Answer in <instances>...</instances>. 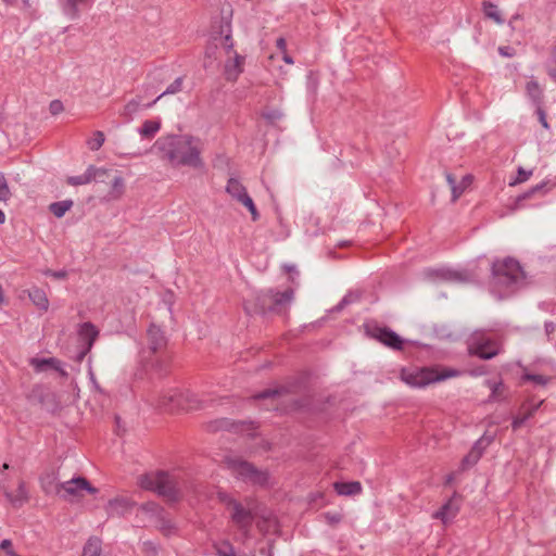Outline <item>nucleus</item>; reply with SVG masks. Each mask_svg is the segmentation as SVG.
I'll return each instance as SVG.
<instances>
[{"label": "nucleus", "instance_id": "nucleus-29", "mask_svg": "<svg viewBox=\"0 0 556 556\" xmlns=\"http://www.w3.org/2000/svg\"><path fill=\"white\" fill-rule=\"evenodd\" d=\"M29 299L38 308L43 311L48 309L49 301L43 290L39 288H33L29 290Z\"/></svg>", "mask_w": 556, "mask_h": 556}, {"label": "nucleus", "instance_id": "nucleus-26", "mask_svg": "<svg viewBox=\"0 0 556 556\" xmlns=\"http://www.w3.org/2000/svg\"><path fill=\"white\" fill-rule=\"evenodd\" d=\"M142 106V97L137 96L125 104L121 115L126 119V122H130ZM144 108H147V104H144Z\"/></svg>", "mask_w": 556, "mask_h": 556}, {"label": "nucleus", "instance_id": "nucleus-32", "mask_svg": "<svg viewBox=\"0 0 556 556\" xmlns=\"http://www.w3.org/2000/svg\"><path fill=\"white\" fill-rule=\"evenodd\" d=\"M220 35H224L223 46L227 53L233 52V40L231 36V25L229 21H223L220 25Z\"/></svg>", "mask_w": 556, "mask_h": 556}, {"label": "nucleus", "instance_id": "nucleus-42", "mask_svg": "<svg viewBox=\"0 0 556 556\" xmlns=\"http://www.w3.org/2000/svg\"><path fill=\"white\" fill-rule=\"evenodd\" d=\"M446 181L452 189L453 201H456L463 193V189H459L455 177L450 173L446 174Z\"/></svg>", "mask_w": 556, "mask_h": 556}, {"label": "nucleus", "instance_id": "nucleus-18", "mask_svg": "<svg viewBox=\"0 0 556 556\" xmlns=\"http://www.w3.org/2000/svg\"><path fill=\"white\" fill-rule=\"evenodd\" d=\"M4 496L14 508H21L29 501V493L25 481L21 480L15 493L4 490Z\"/></svg>", "mask_w": 556, "mask_h": 556}, {"label": "nucleus", "instance_id": "nucleus-4", "mask_svg": "<svg viewBox=\"0 0 556 556\" xmlns=\"http://www.w3.org/2000/svg\"><path fill=\"white\" fill-rule=\"evenodd\" d=\"M218 501L224 504L230 511V520L237 527V529L245 536H248L252 525L255 519V514L250 507V500L247 498V505L235 500L230 494L226 492L217 493Z\"/></svg>", "mask_w": 556, "mask_h": 556}, {"label": "nucleus", "instance_id": "nucleus-59", "mask_svg": "<svg viewBox=\"0 0 556 556\" xmlns=\"http://www.w3.org/2000/svg\"><path fill=\"white\" fill-rule=\"evenodd\" d=\"M544 328H545V332H546V334H548V336H549L551 333H553V332L555 331V329H556V324H555V323H553V321H546V323L544 324Z\"/></svg>", "mask_w": 556, "mask_h": 556}, {"label": "nucleus", "instance_id": "nucleus-1", "mask_svg": "<svg viewBox=\"0 0 556 556\" xmlns=\"http://www.w3.org/2000/svg\"><path fill=\"white\" fill-rule=\"evenodd\" d=\"M153 148L160 153L162 160L172 166H189L200 168L203 166L201 157L202 142L191 135H168L159 138Z\"/></svg>", "mask_w": 556, "mask_h": 556}, {"label": "nucleus", "instance_id": "nucleus-48", "mask_svg": "<svg viewBox=\"0 0 556 556\" xmlns=\"http://www.w3.org/2000/svg\"><path fill=\"white\" fill-rule=\"evenodd\" d=\"M480 459V452L470 451L463 459V466H472Z\"/></svg>", "mask_w": 556, "mask_h": 556}, {"label": "nucleus", "instance_id": "nucleus-6", "mask_svg": "<svg viewBox=\"0 0 556 556\" xmlns=\"http://www.w3.org/2000/svg\"><path fill=\"white\" fill-rule=\"evenodd\" d=\"M226 464L231 473L239 480L253 485H265L268 481L267 471L257 469L251 463L239 457L226 459Z\"/></svg>", "mask_w": 556, "mask_h": 556}, {"label": "nucleus", "instance_id": "nucleus-40", "mask_svg": "<svg viewBox=\"0 0 556 556\" xmlns=\"http://www.w3.org/2000/svg\"><path fill=\"white\" fill-rule=\"evenodd\" d=\"M491 389L490 401L501 400L504 392V384L502 382H488Z\"/></svg>", "mask_w": 556, "mask_h": 556}, {"label": "nucleus", "instance_id": "nucleus-33", "mask_svg": "<svg viewBox=\"0 0 556 556\" xmlns=\"http://www.w3.org/2000/svg\"><path fill=\"white\" fill-rule=\"evenodd\" d=\"M542 403L543 401L532 404L523 415L515 417L511 422L513 430H518L529 418H531Z\"/></svg>", "mask_w": 556, "mask_h": 556}, {"label": "nucleus", "instance_id": "nucleus-7", "mask_svg": "<svg viewBox=\"0 0 556 556\" xmlns=\"http://www.w3.org/2000/svg\"><path fill=\"white\" fill-rule=\"evenodd\" d=\"M468 351L470 355H476L481 359H491L501 353V346L495 340L477 331L470 337Z\"/></svg>", "mask_w": 556, "mask_h": 556}, {"label": "nucleus", "instance_id": "nucleus-30", "mask_svg": "<svg viewBox=\"0 0 556 556\" xmlns=\"http://www.w3.org/2000/svg\"><path fill=\"white\" fill-rule=\"evenodd\" d=\"M482 11L485 17L493 20L496 24H503L504 18L502 17L497 5L492 3L491 1H483Z\"/></svg>", "mask_w": 556, "mask_h": 556}, {"label": "nucleus", "instance_id": "nucleus-41", "mask_svg": "<svg viewBox=\"0 0 556 556\" xmlns=\"http://www.w3.org/2000/svg\"><path fill=\"white\" fill-rule=\"evenodd\" d=\"M533 174L532 169H525L523 167H518L517 177L509 184L510 186H515L521 182L527 181Z\"/></svg>", "mask_w": 556, "mask_h": 556}, {"label": "nucleus", "instance_id": "nucleus-35", "mask_svg": "<svg viewBox=\"0 0 556 556\" xmlns=\"http://www.w3.org/2000/svg\"><path fill=\"white\" fill-rule=\"evenodd\" d=\"M73 206V201L72 200H64V201H59V202H53L50 204L49 208H50V212L55 216V217H63L65 215V213L67 211L71 210V207Z\"/></svg>", "mask_w": 556, "mask_h": 556}, {"label": "nucleus", "instance_id": "nucleus-36", "mask_svg": "<svg viewBox=\"0 0 556 556\" xmlns=\"http://www.w3.org/2000/svg\"><path fill=\"white\" fill-rule=\"evenodd\" d=\"M213 546L217 556H237L235 547L228 540L215 542Z\"/></svg>", "mask_w": 556, "mask_h": 556}, {"label": "nucleus", "instance_id": "nucleus-58", "mask_svg": "<svg viewBox=\"0 0 556 556\" xmlns=\"http://www.w3.org/2000/svg\"><path fill=\"white\" fill-rule=\"evenodd\" d=\"M472 177L470 175H467L463 178L462 182L458 185L459 189H463V191L471 184Z\"/></svg>", "mask_w": 556, "mask_h": 556}, {"label": "nucleus", "instance_id": "nucleus-39", "mask_svg": "<svg viewBox=\"0 0 556 556\" xmlns=\"http://www.w3.org/2000/svg\"><path fill=\"white\" fill-rule=\"evenodd\" d=\"M104 134L100 130L93 132V137L88 140L87 144L91 151H98L104 143Z\"/></svg>", "mask_w": 556, "mask_h": 556}, {"label": "nucleus", "instance_id": "nucleus-34", "mask_svg": "<svg viewBox=\"0 0 556 556\" xmlns=\"http://www.w3.org/2000/svg\"><path fill=\"white\" fill-rule=\"evenodd\" d=\"M182 77H177L155 100L147 104V108L154 105L161 98L168 94H175L182 89Z\"/></svg>", "mask_w": 556, "mask_h": 556}, {"label": "nucleus", "instance_id": "nucleus-38", "mask_svg": "<svg viewBox=\"0 0 556 556\" xmlns=\"http://www.w3.org/2000/svg\"><path fill=\"white\" fill-rule=\"evenodd\" d=\"M526 90L528 96L535 102L540 103L542 100V89L535 79H531L527 83Z\"/></svg>", "mask_w": 556, "mask_h": 556}, {"label": "nucleus", "instance_id": "nucleus-17", "mask_svg": "<svg viewBox=\"0 0 556 556\" xmlns=\"http://www.w3.org/2000/svg\"><path fill=\"white\" fill-rule=\"evenodd\" d=\"M132 503L125 497L110 500L105 506L109 517H123L131 510Z\"/></svg>", "mask_w": 556, "mask_h": 556}, {"label": "nucleus", "instance_id": "nucleus-20", "mask_svg": "<svg viewBox=\"0 0 556 556\" xmlns=\"http://www.w3.org/2000/svg\"><path fill=\"white\" fill-rule=\"evenodd\" d=\"M244 56L233 51V56L229 58L225 64V76L227 80H236L243 72Z\"/></svg>", "mask_w": 556, "mask_h": 556}, {"label": "nucleus", "instance_id": "nucleus-47", "mask_svg": "<svg viewBox=\"0 0 556 556\" xmlns=\"http://www.w3.org/2000/svg\"><path fill=\"white\" fill-rule=\"evenodd\" d=\"M492 439L491 438H485V437H482L480 438L472 446V448L470 451H476V452H480V457L482 456L483 454V451L485 450V447L491 443Z\"/></svg>", "mask_w": 556, "mask_h": 556}, {"label": "nucleus", "instance_id": "nucleus-15", "mask_svg": "<svg viewBox=\"0 0 556 556\" xmlns=\"http://www.w3.org/2000/svg\"><path fill=\"white\" fill-rule=\"evenodd\" d=\"M460 509V497L455 493L433 517L440 519L443 523H448Z\"/></svg>", "mask_w": 556, "mask_h": 556}, {"label": "nucleus", "instance_id": "nucleus-64", "mask_svg": "<svg viewBox=\"0 0 556 556\" xmlns=\"http://www.w3.org/2000/svg\"><path fill=\"white\" fill-rule=\"evenodd\" d=\"M283 61H285L286 63H288V64H293V60H292V58H291L290 55H288V54H285V55H283Z\"/></svg>", "mask_w": 556, "mask_h": 556}, {"label": "nucleus", "instance_id": "nucleus-3", "mask_svg": "<svg viewBox=\"0 0 556 556\" xmlns=\"http://www.w3.org/2000/svg\"><path fill=\"white\" fill-rule=\"evenodd\" d=\"M458 375V370L451 368L438 371L432 367L409 366L401 370V379L413 388H425L431 383L457 377Z\"/></svg>", "mask_w": 556, "mask_h": 556}, {"label": "nucleus", "instance_id": "nucleus-23", "mask_svg": "<svg viewBox=\"0 0 556 556\" xmlns=\"http://www.w3.org/2000/svg\"><path fill=\"white\" fill-rule=\"evenodd\" d=\"M31 365L37 371H42L46 370L47 368H52L55 371L60 372L63 377L67 376V372L62 368V363L55 357L33 358Z\"/></svg>", "mask_w": 556, "mask_h": 556}, {"label": "nucleus", "instance_id": "nucleus-22", "mask_svg": "<svg viewBox=\"0 0 556 556\" xmlns=\"http://www.w3.org/2000/svg\"><path fill=\"white\" fill-rule=\"evenodd\" d=\"M148 343L149 348L153 353L159 352L166 345V338L160 327L152 324L148 331Z\"/></svg>", "mask_w": 556, "mask_h": 556}, {"label": "nucleus", "instance_id": "nucleus-55", "mask_svg": "<svg viewBox=\"0 0 556 556\" xmlns=\"http://www.w3.org/2000/svg\"><path fill=\"white\" fill-rule=\"evenodd\" d=\"M47 275L51 276L55 279H65L67 277V271L66 270H48Z\"/></svg>", "mask_w": 556, "mask_h": 556}, {"label": "nucleus", "instance_id": "nucleus-45", "mask_svg": "<svg viewBox=\"0 0 556 556\" xmlns=\"http://www.w3.org/2000/svg\"><path fill=\"white\" fill-rule=\"evenodd\" d=\"M522 380L531 381L540 386H545L548 381V378L542 375L525 374L522 376Z\"/></svg>", "mask_w": 556, "mask_h": 556}, {"label": "nucleus", "instance_id": "nucleus-8", "mask_svg": "<svg viewBox=\"0 0 556 556\" xmlns=\"http://www.w3.org/2000/svg\"><path fill=\"white\" fill-rule=\"evenodd\" d=\"M83 491H87L90 494L98 492V490L92 486L86 478L76 477L62 482L60 485V494L58 495L64 500H72L74 497L81 496Z\"/></svg>", "mask_w": 556, "mask_h": 556}, {"label": "nucleus", "instance_id": "nucleus-60", "mask_svg": "<svg viewBox=\"0 0 556 556\" xmlns=\"http://www.w3.org/2000/svg\"><path fill=\"white\" fill-rule=\"evenodd\" d=\"M22 5L25 11H27L29 14L34 12L33 4L30 0H22Z\"/></svg>", "mask_w": 556, "mask_h": 556}, {"label": "nucleus", "instance_id": "nucleus-52", "mask_svg": "<svg viewBox=\"0 0 556 556\" xmlns=\"http://www.w3.org/2000/svg\"><path fill=\"white\" fill-rule=\"evenodd\" d=\"M536 114H538V117H539V122L541 123V125L545 128V129H548L549 128V125L547 123V119H546V113L545 111L539 106L536 109Z\"/></svg>", "mask_w": 556, "mask_h": 556}, {"label": "nucleus", "instance_id": "nucleus-46", "mask_svg": "<svg viewBox=\"0 0 556 556\" xmlns=\"http://www.w3.org/2000/svg\"><path fill=\"white\" fill-rule=\"evenodd\" d=\"M11 197L10 189L2 173H0V201H8Z\"/></svg>", "mask_w": 556, "mask_h": 556}, {"label": "nucleus", "instance_id": "nucleus-61", "mask_svg": "<svg viewBox=\"0 0 556 556\" xmlns=\"http://www.w3.org/2000/svg\"><path fill=\"white\" fill-rule=\"evenodd\" d=\"M352 302L351 295H345L341 302L338 304L337 308L342 309L345 305Z\"/></svg>", "mask_w": 556, "mask_h": 556}, {"label": "nucleus", "instance_id": "nucleus-63", "mask_svg": "<svg viewBox=\"0 0 556 556\" xmlns=\"http://www.w3.org/2000/svg\"><path fill=\"white\" fill-rule=\"evenodd\" d=\"M277 47L281 50H285L286 49V40L283 38H278L277 39Z\"/></svg>", "mask_w": 556, "mask_h": 556}, {"label": "nucleus", "instance_id": "nucleus-5", "mask_svg": "<svg viewBox=\"0 0 556 556\" xmlns=\"http://www.w3.org/2000/svg\"><path fill=\"white\" fill-rule=\"evenodd\" d=\"M140 485L143 489L156 491L170 502H176L180 498L178 482L174 476L164 471L141 476Z\"/></svg>", "mask_w": 556, "mask_h": 556}, {"label": "nucleus", "instance_id": "nucleus-24", "mask_svg": "<svg viewBox=\"0 0 556 556\" xmlns=\"http://www.w3.org/2000/svg\"><path fill=\"white\" fill-rule=\"evenodd\" d=\"M226 192L238 202L248 197L245 187L237 179L229 178L226 185Z\"/></svg>", "mask_w": 556, "mask_h": 556}, {"label": "nucleus", "instance_id": "nucleus-54", "mask_svg": "<svg viewBox=\"0 0 556 556\" xmlns=\"http://www.w3.org/2000/svg\"><path fill=\"white\" fill-rule=\"evenodd\" d=\"M228 427H229V421L227 419H219V420L214 421L211 425V428L213 430L226 429Z\"/></svg>", "mask_w": 556, "mask_h": 556}, {"label": "nucleus", "instance_id": "nucleus-27", "mask_svg": "<svg viewBox=\"0 0 556 556\" xmlns=\"http://www.w3.org/2000/svg\"><path fill=\"white\" fill-rule=\"evenodd\" d=\"M546 186H547V181H542V182L533 186L532 188H530L528 191L523 192L522 194L518 195L516 199V207H521L523 201L531 199L532 197H534L536 194L544 195L547 191Z\"/></svg>", "mask_w": 556, "mask_h": 556}, {"label": "nucleus", "instance_id": "nucleus-56", "mask_svg": "<svg viewBox=\"0 0 556 556\" xmlns=\"http://www.w3.org/2000/svg\"><path fill=\"white\" fill-rule=\"evenodd\" d=\"M113 189L121 190L124 187V179L121 176H115L112 180Z\"/></svg>", "mask_w": 556, "mask_h": 556}, {"label": "nucleus", "instance_id": "nucleus-2", "mask_svg": "<svg viewBox=\"0 0 556 556\" xmlns=\"http://www.w3.org/2000/svg\"><path fill=\"white\" fill-rule=\"evenodd\" d=\"M526 274L518 261L513 257L496 260L492 263L490 286L501 296L509 295L521 288Z\"/></svg>", "mask_w": 556, "mask_h": 556}, {"label": "nucleus", "instance_id": "nucleus-11", "mask_svg": "<svg viewBox=\"0 0 556 556\" xmlns=\"http://www.w3.org/2000/svg\"><path fill=\"white\" fill-rule=\"evenodd\" d=\"M426 275L434 280L464 283L470 281V275L466 270H457L448 267L429 268Z\"/></svg>", "mask_w": 556, "mask_h": 556}, {"label": "nucleus", "instance_id": "nucleus-31", "mask_svg": "<svg viewBox=\"0 0 556 556\" xmlns=\"http://www.w3.org/2000/svg\"><path fill=\"white\" fill-rule=\"evenodd\" d=\"M102 542L98 538H90L84 546L81 556H101Z\"/></svg>", "mask_w": 556, "mask_h": 556}, {"label": "nucleus", "instance_id": "nucleus-49", "mask_svg": "<svg viewBox=\"0 0 556 556\" xmlns=\"http://www.w3.org/2000/svg\"><path fill=\"white\" fill-rule=\"evenodd\" d=\"M283 114L279 110H269L263 113V117L270 123H276L282 118Z\"/></svg>", "mask_w": 556, "mask_h": 556}, {"label": "nucleus", "instance_id": "nucleus-25", "mask_svg": "<svg viewBox=\"0 0 556 556\" xmlns=\"http://www.w3.org/2000/svg\"><path fill=\"white\" fill-rule=\"evenodd\" d=\"M333 488L339 495L353 496L362 492V484L358 481L334 482Z\"/></svg>", "mask_w": 556, "mask_h": 556}, {"label": "nucleus", "instance_id": "nucleus-14", "mask_svg": "<svg viewBox=\"0 0 556 556\" xmlns=\"http://www.w3.org/2000/svg\"><path fill=\"white\" fill-rule=\"evenodd\" d=\"M108 174V170L104 168H98L93 165H89L86 172L79 176H68L66 182L70 186H80L87 185L92 180H101L103 181V177Z\"/></svg>", "mask_w": 556, "mask_h": 556}, {"label": "nucleus", "instance_id": "nucleus-12", "mask_svg": "<svg viewBox=\"0 0 556 556\" xmlns=\"http://www.w3.org/2000/svg\"><path fill=\"white\" fill-rule=\"evenodd\" d=\"M370 336L384 344L386 346L401 351L404 346V340L393 330L388 327H374Z\"/></svg>", "mask_w": 556, "mask_h": 556}, {"label": "nucleus", "instance_id": "nucleus-44", "mask_svg": "<svg viewBox=\"0 0 556 556\" xmlns=\"http://www.w3.org/2000/svg\"><path fill=\"white\" fill-rule=\"evenodd\" d=\"M279 389H267L264 390L253 396L254 400H267V399H275L278 395H280Z\"/></svg>", "mask_w": 556, "mask_h": 556}, {"label": "nucleus", "instance_id": "nucleus-16", "mask_svg": "<svg viewBox=\"0 0 556 556\" xmlns=\"http://www.w3.org/2000/svg\"><path fill=\"white\" fill-rule=\"evenodd\" d=\"M94 0H62V12L70 20H76L80 15L83 9L91 7Z\"/></svg>", "mask_w": 556, "mask_h": 556}, {"label": "nucleus", "instance_id": "nucleus-10", "mask_svg": "<svg viewBox=\"0 0 556 556\" xmlns=\"http://www.w3.org/2000/svg\"><path fill=\"white\" fill-rule=\"evenodd\" d=\"M244 311L248 315L273 313L271 289L258 292L253 301H247L244 303Z\"/></svg>", "mask_w": 556, "mask_h": 556}, {"label": "nucleus", "instance_id": "nucleus-50", "mask_svg": "<svg viewBox=\"0 0 556 556\" xmlns=\"http://www.w3.org/2000/svg\"><path fill=\"white\" fill-rule=\"evenodd\" d=\"M64 110L63 103L60 100H53L50 102L49 111L52 115H58Z\"/></svg>", "mask_w": 556, "mask_h": 556}, {"label": "nucleus", "instance_id": "nucleus-21", "mask_svg": "<svg viewBox=\"0 0 556 556\" xmlns=\"http://www.w3.org/2000/svg\"><path fill=\"white\" fill-rule=\"evenodd\" d=\"M273 295V313H280L289 306L294 298V291L291 288L279 292L271 289Z\"/></svg>", "mask_w": 556, "mask_h": 556}, {"label": "nucleus", "instance_id": "nucleus-51", "mask_svg": "<svg viewBox=\"0 0 556 556\" xmlns=\"http://www.w3.org/2000/svg\"><path fill=\"white\" fill-rule=\"evenodd\" d=\"M497 51L500 55L505 58H513L516 54V50L509 46H500Z\"/></svg>", "mask_w": 556, "mask_h": 556}, {"label": "nucleus", "instance_id": "nucleus-53", "mask_svg": "<svg viewBox=\"0 0 556 556\" xmlns=\"http://www.w3.org/2000/svg\"><path fill=\"white\" fill-rule=\"evenodd\" d=\"M548 75L553 79H556V47L553 50V60H552V63H551V65L548 67Z\"/></svg>", "mask_w": 556, "mask_h": 556}, {"label": "nucleus", "instance_id": "nucleus-13", "mask_svg": "<svg viewBox=\"0 0 556 556\" xmlns=\"http://www.w3.org/2000/svg\"><path fill=\"white\" fill-rule=\"evenodd\" d=\"M186 405L187 404H185L184 397L181 396V390L179 389H172L165 392L159 401V406L170 413L186 410Z\"/></svg>", "mask_w": 556, "mask_h": 556}, {"label": "nucleus", "instance_id": "nucleus-43", "mask_svg": "<svg viewBox=\"0 0 556 556\" xmlns=\"http://www.w3.org/2000/svg\"><path fill=\"white\" fill-rule=\"evenodd\" d=\"M240 203L242 205H244L249 210V212L252 215V219L254 222L260 218V214H258V212L256 210V206H255V204H254V202H253V200H252V198L250 195L244 197V199H242V201H240Z\"/></svg>", "mask_w": 556, "mask_h": 556}, {"label": "nucleus", "instance_id": "nucleus-37", "mask_svg": "<svg viewBox=\"0 0 556 556\" xmlns=\"http://www.w3.org/2000/svg\"><path fill=\"white\" fill-rule=\"evenodd\" d=\"M181 396L184 397L185 404H187L185 408L186 410L199 409L202 407L201 401L193 392L189 390H181Z\"/></svg>", "mask_w": 556, "mask_h": 556}, {"label": "nucleus", "instance_id": "nucleus-57", "mask_svg": "<svg viewBox=\"0 0 556 556\" xmlns=\"http://www.w3.org/2000/svg\"><path fill=\"white\" fill-rule=\"evenodd\" d=\"M0 548H1L2 551H4V552L9 555V552H10V551H13V549H12V542H11V540H9V539H4V540H2V542H1V544H0Z\"/></svg>", "mask_w": 556, "mask_h": 556}, {"label": "nucleus", "instance_id": "nucleus-28", "mask_svg": "<svg viewBox=\"0 0 556 556\" xmlns=\"http://www.w3.org/2000/svg\"><path fill=\"white\" fill-rule=\"evenodd\" d=\"M161 128L160 121L148 119L144 121L142 126L139 128V134L142 138H153Z\"/></svg>", "mask_w": 556, "mask_h": 556}, {"label": "nucleus", "instance_id": "nucleus-9", "mask_svg": "<svg viewBox=\"0 0 556 556\" xmlns=\"http://www.w3.org/2000/svg\"><path fill=\"white\" fill-rule=\"evenodd\" d=\"M99 334L96 326L89 321L83 323L78 329V339L80 342V350L76 355V361L81 362L91 350L97 337Z\"/></svg>", "mask_w": 556, "mask_h": 556}, {"label": "nucleus", "instance_id": "nucleus-19", "mask_svg": "<svg viewBox=\"0 0 556 556\" xmlns=\"http://www.w3.org/2000/svg\"><path fill=\"white\" fill-rule=\"evenodd\" d=\"M40 485L42 491L50 494H60V485L62 482H59L58 472L53 469L46 471L40 476Z\"/></svg>", "mask_w": 556, "mask_h": 556}, {"label": "nucleus", "instance_id": "nucleus-62", "mask_svg": "<svg viewBox=\"0 0 556 556\" xmlns=\"http://www.w3.org/2000/svg\"><path fill=\"white\" fill-rule=\"evenodd\" d=\"M172 529H173V526L170 525V522H169V521L164 522V523H163V526H162V530H163L166 534H169V533H170V531H172Z\"/></svg>", "mask_w": 556, "mask_h": 556}]
</instances>
